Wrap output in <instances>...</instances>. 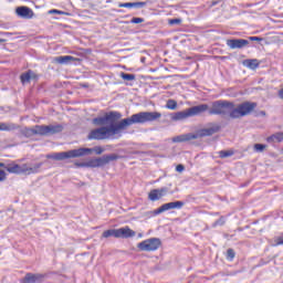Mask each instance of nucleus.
Here are the masks:
<instances>
[{
	"instance_id": "nucleus-38",
	"label": "nucleus",
	"mask_w": 283,
	"mask_h": 283,
	"mask_svg": "<svg viewBox=\"0 0 283 283\" xmlns=\"http://www.w3.org/2000/svg\"><path fill=\"white\" fill-rule=\"evenodd\" d=\"M179 23H182V20L180 19H171L169 20L170 25H179Z\"/></svg>"
},
{
	"instance_id": "nucleus-18",
	"label": "nucleus",
	"mask_w": 283,
	"mask_h": 283,
	"mask_svg": "<svg viewBox=\"0 0 283 283\" xmlns=\"http://www.w3.org/2000/svg\"><path fill=\"white\" fill-rule=\"evenodd\" d=\"M43 274H32L28 273L24 276L23 283H41L43 282Z\"/></svg>"
},
{
	"instance_id": "nucleus-28",
	"label": "nucleus",
	"mask_w": 283,
	"mask_h": 283,
	"mask_svg": "<svg viewBox=\"0 0 283 283\" xmlns=\"http://www.w3.org/2000/svg\"><path fill=\"white\" fill-rule=\"evenodd\" d=\"M102 238H117V230L111 229L103 232Z\"/></svg>"
},
{
	"instance_id": "nucleus-17",
	"label": "nucleus",
	"mask_w": 283,
	"mask_h": 283,
	"mask_svg": "<svg viewBox=\"0 0 283 283\" xmlns=\"http://www.w3.org/2000/svg\"><path fill=\"white\" fill-rule=\"evenodd\" d=\"M189 140H196V136H193V133L182 134L172 137V143H189Z\"/></svg>"
},
{
	"instance_id": "nucleus-32",
	"label": "nucleus",
	"mask_w": 283,
	"mask_h": 283,
	"mask_svg": "<svg viewBox=\"0 0 283 283\" xmlns=\"http://www.w3.org/2000/svg\"><path fill=\"white\" fill-rule=\"evenodd\" d=\"M91 149V153H87V155L92 154V151H95V154H97V156H101V154H103V151H105V149L101 146L94 147V148H88Z\"/></svg>"
},
{
	"instance_id": "nucleus-4",
	"label": "nucleus",
	"mask_w": 283,
	"mask_h": 283,
	"mask_svg": "<svg viewBox=\"0 0 283 283\" xmlns=\"http://www.w3.org/2000/svg\"><path fill=\"white\" fill-rule=\"evenodd\" d=\"M91 153H92V149L90 148H78V149H72L69 151L52 153L46 155V158L51 160H67V158H81Z\"/></svg>"
},
{
	"instance_id": "nucleus-25",
	"label": "nucleus",
	"mask_w": 283,
	"mask_h": 283,
	"mask_svg": "<svg viewBox=\"0 0 283 283\" xmlns=\"http://www.w3.org/2000/svg\"><path fill=\"white\" fill-rule=\"evenodd\" d=\"M268 143H282L283 140V132L276 133L270 137H268Z\"/></svg>"
},
{
	"instance_id": "nucleus-7",
	"label": "nucleus",
	"mask_w": 283,
	"mask_h": 283,
	"mask_svg": "<svg viewBox=\"0 0 283 283\" xmlns=\"http://www.w3.org/2000/svg\"><path fill=\"white\" fill-rule=\"evenodd\" d=\"M160 244H163L160 239L150 238L139 242L137 244V248L139 249V251L151 252V251H158V249H160Z\"/></svg>"
},
{
	"instance_id": "nucleus-13",
	"label": "nucleus",
	"mask_w": 283,
	"mask_h": 283,
	"mask_svg": "<svg viewBox=\"0 0 283 283\" xmlns=\"http://www.w3.org/2000/svg\"><path fill=\"white\" fill-rule=\"evenodd\" d=\"M15 14H18V17H21V19H33L34 11L29 7H18L15 9Z\"/></svg>"
},
{
	"instance_id": "nucleus-31",
	"label": "nucleus",
	"mask_w": 283,
	"mask_h": 283,
	"mask_svg": "<svg viewBox=\"0 0 283 283\" xmlns=\"http://www.w3.org/2000/svg\"><path fill=\"white\" fill-rule=\"evenodd\" d=\"M253 149L258 154H262V151H264L266 149V145H264V144H255Z\"/></svg>"
},
{
	"instance_id": "nucleus-41",
	"label": "nucleus",
	"mask_w": 283,
	"mask_h": 283,
	"mask_svg": "<svg viewBox=\"0 0 283 283\" xmlns=\"http://www.w3.org/2000/svg\"><path fill=\"white\" fill-rule=\"evenodd\" d=\"M49 13H50V14H63L62 11H59V10H56V9L50 10Z\"/></svg>"
},
{
	"instance_id": "nucleus-2",
	"label": "nucleus",
	"mask_w": 283,
	"mask_h": 283,
	"mask_svg": "<svg viewBox=\"0 0 283 283\" xmlns=\"http://www.w3.org/2000/svg\"><path fill=\"white\" fill-rule=\"evenodd\" d=\"M41 167H43V163L38 164H9L4 169L9 174H17L19 176H32V174H39L41 171Z\"/></svg>"
},
{
	"instance_id": "nucleus-8",
	"label": "nucleus",
	"mask_w": 283,
	"mask_h": 283,
	"mask_svg": "<svg viewBox=\"0 0 283 283\" xmlns=\"http://www.w3.org/2000/svg\"><path fill=\"white\" fill-rule=\"evenodd\" d=\"M185 207V202L182 201H172L168 203H164L158 209L154 210V216H159V213H165V211H169L171 209H182Z\"/></svg>"
},
{
	"instance_id": "nucleus-30",
	"label": "nucleus",
	"mask_w": 283,
	"mask_h": 283,
	"mask_svg": "<svg viewBox=\"0 0 283 283\" xmlns=\"http://www.w3.org/2000/svg\"><path fill=\"white\" fill-rule=\"evenodd\" d=\"M167 109H178V102L175 99H168L166 104Z\"/></svg>"
},
{
	"instance_id": "nucleus-9",
	"label": "nucleus",
	"mask_w": 283,
	"mask_h": 283,
	"mask_svg": "<svg viewBox=\"0 0 283 283\" xmlns=\"http://www.w3.org/2000/svg\"><path fill=\"white\" fill-rule=\"evenodd\" d=\"M217 132H220L219 125H212L211 127L199 129L193 134L195 140L198 138H205V136H213Z\"/></svg>"
},
{
	"instance_id": "nucleus-35",
	"label": "nucleus",
	"mask_w": 283,
	"mask_h": 283,
	"mask_svg": "<svg viewBox=\"0 0 283 283\" xmlns=\"http://www.w3.org/2000/svg\"><path fill=\"white\" fill-rule=\"evenodd\" d=\"M226 220H224V217H221L219 220H217L212 227L216 228V227H223Z\"/></svg>"
},
{
	"instance_id": "nucleus-12",
	"label": "nucleus",
	"mask_w": 283,
	"mask_h": 283,
	"mask_svg": "<svg viewBox=\"0 0 283 283\" xmlns=\"http://www.w3.org/2000/svg\"><path fill=\"white\" fill-rule=\"evenodd\" d=\"M75 165H76V167H91V168L105 167V165L103 163V157L88 159L85 163H80V164H75Z\"/></svg>"
},
{
	"instance_id": "nucleus-3",
	"label": "nucleus",
	"mask_w": 283,
	"mask_h": 283,
	"mask_svg": "<svg viewBox=\"0 0 283 283\" xmlns=\"http://www.w3.org/2000/svg\"><path fill=\"white\" fill-rule=\"evenodd\" d=\"M233 113V102L219 99L212 103L209 114L211 116H229Z\"/></svg>"
},
{
	"instance_id": "nucleus-1",
	"label": "nucleus",
	"mask_w": 283,
	"mask_h": 283,
	"mask_svg": "<svg viewBox=\"0 0 283 283\" xmlns=\"http://www.w3.org/2000/svg\"><path fill=\"white\" fill-rule=\"evenodd\" d=\"M163 118L159 112H139L133 114L130 117L122 119L118 124L101 126L99 128L92 129L87 136L88 140H107L112 136L120 134L123 129L132 127V125H145V123H154Z\"/></svg>"
},
{
	"instance_id": "nucleus-36",
	"label": "nucleus",
	"mask_w": 283,
	"mask_h": 283,
	"mask_svg": "<svg viewBox=\"0 0 283 283\" xmlns=\"http://www.w3.org/2000/svg\"><path fill=\"white\" fill-rule=\"evenodd\" d=\"M233 258H235V251H233V249H228L227 260H233Z\"/></svg>"
},
{
	"instance_id": "nucleus-19",
	"label": "nucleus",
	"mask_w": 283,
	"mask_h": 283,
	"mask_svg": "<svg viewBox=\"0 0 283 283\" xmlns=\"http://www.w3.org/2000/svg\"><path fill=\"white\" fill-rule=\"evenodd\" d=\"M36 78V73H34L32 70H29L25 73H22L20 76V81L22 85H25L30 83V81H34Z\"/></svg>"
},
{
	"instance_id": "nucleus-21",
	"label": "nucleus",
	"mask_w": 283,
	"mask_h": 283,
	"mask_svg": "<svg viewBox=\"0 0 283 283\" xmlns=\"http://www.w3.org/2000/svg\"><path fill=\"white\" fill-rule=\"evenodd\" d=\"M70 61H74V56L72 55H61L54 57V63H57L59 65H67Z\"/></svg>"
},
{
	"instance_id": "nucleus-39",
	"label": "nucleus",
	"mask_w": 283,
	"mask_h": 283,
	"mask_svg": "<svg viewBox=\"0 0 283 283\" xmlns=\"http://www.w3.org/2000/svg\"><path fill=\"white\" fill-rule=\"evenodd\" d=\"M8 178V175L6 174V170H0V182H3Z\"/></svg>"
},
{
	"instance_id": "nucleus-43",
	"label": "nucleus",
	"mask_w": 283,
	"mask_h": 283,
	"mask_svg": "<svg viewBox=\"0 0 283 283\" xmlns=\"http://www.w3.org/2000/svg\"><path fill=\"white\" fill-rule=\"evenodd\" d=\"M1 167H3L6 169V167H8V166H6V164H3V163H0V168Z\"/></svg>"
},
{
	"instance_id": "nucleus-16",
	"label": "nucleus",
	"mask_w": 283,
	"mask_h": 283,
	"mask_svg": "<svg viewBox=\"0 0 283 283\" xmlns=\"http://www.w3.org/2000/svg\"><path fill=\"white\" fill-rule=\"evenodd\" d=\"M170 118H171V120H175V122L187 120V118H191V113L188 108V109H185V111L172 113Z\"/></svg>"
},
{
	"instance_id": "nucleus-6",
	"label": "nucleus",
	"mask_w": 283,
	"mask_h": 283,
	"mask_svg": "<svg viewBox=\"0 0 283 283\" xmlns=\"http://www.w3.org/2000/svg\"><path fill=\"white\" fill-rule=\"evenodd\" d=\"M254 107H258V104L251 102H244L238 107L233 104L231 118H242V116H248V114L253 112Z\"/></svg>"
},
{
	"instance_id": "nucleus-34",
	"label": "nucleus",
	"mask_w": 283,
	"mask_h": 283,
	"mask_svg": "<svg viewBox=\"0 0 283 283\" xmlns=\"http://www.w3.org/2000/svg\"><path fill=\"white\" fill-rule=\"evenodd\" d=\"M35 132V127L33 126L32 128H25L24 129V134L25 136H36V133Z\"/></svg>"
},
{
	"instance_id": "nucleus-27",
	"label": "nucleus",
	"mask_w": 283,
	"mask_h": 283,
	"mask_svg": "<svg viewBox=\"0 0 283 283\" xmlns=\"http://www.w3.org/2000/svg\"><path fill=\"white\" fill-rule=\"evenodd\" d=\"M243 64L245 65V67H249L250 70H256V67L260 66L258 60H245Z\"/></svg>"
},
{
	"instance_id": "nucleus-11",
	"label": "nucleus",
	"mask_w": 283,
	"mask_h": 283,
	"mask_svg": "<svg viewBox=\"0 0 283 283\" xmlns=\"http://www.w3.org/2000/svg\"><path fill=\"white\" fill-rule=\"evenodd\" d=\"M227 45L230 50H242V48H247L249 45V40L244 39H232L227 40Z\"/></svg>"
},
{
	"instance_id": "nucleus-42",
	"label": "nucleus",
	"mask_w": 283,
	"mask_h": 283,
	"mask_svg": "<svg viewBox=\"0 0 283 283\" xmlns=\"http://www.w3.org/2000/svg\"><path fill=\"white\" fill-rule=\"evenodd\" d=\"M249 40L250 41H262V38H260V36H250Z\"/></svg>"
},
{
	"instance_id": "nucleus-5",
	"label": "nucleus",
	"mask_w": 283,
	"mask_h": 283,
	"mask_svg": "<svg viewBox=\"0 0 283 283\" xmlns=\"http://www.w3.org/2000/svg\"><path fill=\"white\" fill-rule=\"evenodd\" d=\"M120 113L118 112H111L106 113L104 116L95 117L92 119V123L95 127H105V125H116V120H119Z\"/></svg>"
},
{
	"instance_id": "nucleus-29",
	"label": "nucleus",
	"mask_w": 283,
	"mask_h": 283,
	"mask_svg": "<svg viewBox=\"0 0 283 283\" xmlns=\"http://www.w3.org/2000/svg\"><path fill=\"white\" fill-rule=\"evenodd\" d=\"M120 78H123V81H136V75L122 72Z\"/></svg>"
},
{
	"instance_id": "nucleus-24",
	"label": "nucleus",
	"mask_w": 283,
	"mask_h": 283,
	"mask_svg": "<svg viewBox=\"0 0 283 283\" xmlns=\"http://www.w3.org/2000/svg\"><path fill=\"white\" fill-rule=\"evenodd\" d=\"M34 134L35 136H49L48 135V126L45 125H35Z\"/></svg>"
},
{
	"instance_id": "nucleus-40",
	"label": "nucleus",
	"mask_w": 283,
	"mask_h": 283,
	"mask_svg": "<svg viewBox=\"0 0 283 283\" xmlns=\"http://www.w3.org/2000/svg\"><path fill=\"white\" fill-rule=\"evenodd\" d=\"M176 171H178L179 174H182V171H185V166H182V164L177 165Z\"/></svg>"
},
{
	"instance_id": "nucleus-37",
	"label": "nucleus",
	"mask_w": 283,
	"mask_h": 283,
	"mask_svg": "<svg viewBox=\"0 0 283 283\" xmlns=\"http://www.w3.org/2000/svg\"><path fill=\"white\" fill-rule=\"evenodd\" d=\"M130 23H135V24L145 23V19H143V18H133L130 20Z\"/></svg>"
},
{
	"instance_id": "nucleus-45",
	"label": "nucleus",
	"mask_w": 283,
	"mask_h": 283,
	"mask_svg": "<svg viewBox=\"0 0 283 283\" xmlns=\"http://www.w3.org/2000/svg\"><path fill=\"white\" fill-rule=\"evenodd\" d=\"M4 42H6V40H3V39H0V44H1V43H4Z\"/></svg>"
},
{
	"instance_id": "nucleus-46",
	"label": "nucleus",
	"mask_w": 283,
	"mask_h": 283,
	"mask_svg": "<svg viewBox=\"0 0 283 283\" xmlns=\"http://www.w3.org/2000/svg\"><path fill=\"white\" fill-rule=\"evenodd\" d=\"M139 238H143V234H138Z\"/></svg>"
},
{
	"instance_id": "nucleus-15",
	"label": "nucleus",
	"mask_w": 283,
	"mask_h": 283,
	"mask_svg": "<svg viewBox=\"0 0 283 283\" xmlns=\"http://www.w3.org/2000/svg\"><path fill=\"white\" fill-rule=\"evenodd\" d=\"M190 112V116H198L200 114H205V112H209V105L207 104H200L197 106H192L190 108H188Z\"/></svg>"
},
{
	"instance_id": "nucleus-10",
	"label": "nucleus",
	"mask_w": 283,
	"mask_h": 283,
	"mask_svg": "<svg viewBox=\"0 0 283 283\" xmlns=\"http://www.w3.org/2000/svg\"><path fill=\"white\" fill-rule=\"evenodd\" d=\"M167 193H169V188H167V187H164L160 189H153L148 193V199L151 200V202H156V201L160 200V198H165V196H167Z\"/></svg>"
},
{
	"instance_id": "nucleus-44",
	"label": "nucleus",
	"mask_w": 283,
	"mask_h": 283,
	"mask_svg": "<svg viewBox=\"0 0 283 283\" xmlns=\"http://www.w3.org/2000/svg\"><path fill=\"white\" fill-rule=\"evenodd\" d=\"M261 116H266V112L262 111Z\"/></svg>"
},
{
	"instance_id": "nucleus-22",
	"label": "nucleus",
	"mask_w": 283,
	"mask_h": 283,
	"mask_svg": "<svg viewBox=\"0 0 283 283\" xmlns=\"http://www.w3.org/2000/svg\"><path fill=\"white\" fill-rule=\"evenodd\" d=\"M19 129V125L14 123H0V132H14Z\"/></svg>"
},
{
	"instance_id": "nucleus-26",
	"label": "nucleus",
	"mask_w": 283,
	"mask_h": 283,
	"mask_svg": "<svg viewBox=\"0 0 283 283\" xmlns=\"http://www.w3.org/2000/svg\"><path fill=\"white\" fill-rule=\"evenodd\" d=\"M102 160H103L104 165H109V163H112L114 160H118V155H116V154L104 155L102 157Z\"/></svg>"
},
{
	"instance_id": "nucleus-23",
	"label": "nucleus",
	"mask_w": 283,
	"mask_h": 283,
	"mask_svg": "<svg viewBox=\"0 0 283 283\" xmlns=\"http://www.w3.org/2000/svg\"><path fill=\"white\" fill-rule=\"evenodd\" d=\"M147 2H124L119 3L118 8H145Z\"/></svg>"
},
{
	"instance_id": "nucleus-20",
	"label": "nucleus",
	"mask_w": 283,
	"mask_h": 283,
	"mask_svg": "<svg viewBox=\"0 0 283 283\" xmlns=\"http://www.w3.org/2000/svg\"><path fill=\"white\" fill-rule=\"evenodd\" d=\"M48 135L52 136L54 134H61L63 132V125L61 124H50L46 126Z\"/></svg>"
},
{
	"instance_id": "nucleus-33",
	"label": "nucleus",
	"mask_w": 283,
	"mask_h": 283,
	"mask_svg": "<svg viewBox=\"0 0 283 283\" xmlns=\"http://www.w3.org/2000/svg\"><path fill=\"white\" fill-rule=\"evenodd\" d=\"M233 155V151L231 150H221L219 151L220 158H229Z\"/></svg>"
},
{
	"instance_id": "nucleus-14",
	"label": "nucleus",
	"mask_w": 283,
	"mask_h": 283,
	"mask_svg": "<svg viewBox=\"0 0 283 283\" xmlns=\"http://www.w3.org/2000/svg\"><path fill=\"white\" fill-rule=\"evenodd\" d=\"M117 231V238L127 239V238H134L136 235V231L132 230L129 227H124L116 229Z\"/></svg>"
}]
</instances>
